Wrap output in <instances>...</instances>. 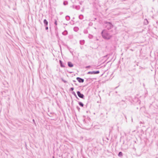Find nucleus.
Returning <instances> with one entry per match:
<instances>
[{
	"mask_svg": "<svg viewBox=\"0 0 158 158\" xmlns=\"http://www.w3.org/2000/svg\"><path fill=\"white\" fill-rule=\"evenodd\" d=\"M101 34L102 37L105 39L109 40L112 37V36L105 29L102 31Z\"/></svg>",
	"mask_w": 158,
	"mask_h": 158,
	"instance_id": "f257e3e1",
	"label": "nucleus"
},
{
	"mask_svg": "<svg viewBox=\"0 0 158 158\" xmlns=\"http://www.w3.org/2000/svg\"><path fill=\"white\" fill-rule=\"evenodd\" d=\"M104 23L106 27L108 30L111 29L113 27V25L110 22H105Z\"/></svg>",
	"mask_w": 158,
	"mask_h": 158,
	"instance_id": "f03ea898",
	"label": "nucleus"
},
{
	"mask_svg": "<svg viewBox=\"0 0 158 158\" xmlns=\"http://www.w3.org/2000/svg\"><path fill=\"white\" fill-rule=\"evenodd\" d=\"M100 73V72L99 71H89L87 73V74H98Z\"/></svg>",
	"mask_w": 158,
	"mask_h": 158,
	"instance_id": "7ed1b4c3",
	"label": "nucleus"
},
{
	"mask_svg": "<svg viewBox=\"0 0 158 158\" xmlns=\"http://www.w3.org/2000/svg\"><path fill=\"white\" fill-rule=\"evenodd\" d=\"M77 95L79 98H81L83 99H84V95L83 94H81V93L79 91H77Z\"/></svg>",
	"mask_w": 158,
	"mask_h": 158,
	"instance_id": "20e7f679",
	"label": "nucleus"
},
{
	"mask_svg": "<svg viewBox=\"0 0 158 158\" xmlns=\"http://www.w3.org/2000/svg\"><path fill=\"white\" fill-rule=\"evenodd\" d=\"M76 79L79 83H83L84 82V79L80 77H77Z\"/></svg>",
	"mask_w": 158,
	"mask_h": 158,
	"instance_id": "39448f33",
	"label": "nucleus"
},
{
	"mask_svg": "<svg viewBox=\"0 0 158 158\" xmlns=\"http://www.w3.org/2000/svg\"><path fill=\"white\" fill-rule=\"evenodd\" d=\"M73 7L77 10H79L80 9V7L79 6H73Z\"/></svg>",
	"mask_w": 158,
	"mask_h": 158,
	"instance_id": "423d86ee",
	"label": "nucleus"
},
{
	"mask_svg": "<svg viewBox=\"0 0 158 158\" xmlns=\"http://www.w3.org/2000/svg\"><path fill=\"white\" fill-rule=\"evenodd\" d=\"M68 64L69 67H72L73 66V65L71 62H68Z\"/></svg>",
	"mask_w": 158,
	"mask_h": 158,
	"instance_id": "0eeeda50",
	"label": "nucleus"
},
{
	"mask_svg": "<svg viewBox=\"0 0 158 158\" xmlns=\"http://www.w3.org/2000/svg\"><path fill=\"white\" fill-rule=\"evenodd\" d=\"M59 63L60 64V66L61 67L64 68L65 67V66L63 64L61 60H59Z\"/></svg>",
	"mask_w": 158,
	"mask_h": 158,
	"instance_id": "6e6552de",
	"label": "nucleus"
},
{
	"mask_svg": "<svg viewBox=\"0 0 158 158\" xmlns=\"http://www.w3.org/2000/svg\"><path fill=\"white\" fill-rule=\"evenodd\" d=\"M44 23L45 26H47L48 25V23L46 19L44 20Z\"/></svg>",
	"mask_w": 158,
	"mask_h": 158,
	"instance_id": "1a4fd4ad",
	"label": "nucleus"
},
{
	"mask_svg": "<svg viewBox=\"0 0 158 158\" xmlns=\"http://www.w3.org/2000/svg\"><path fill=\"white\" fill-rule=\"evenodd\" d=\"M62 34L63 35H66L68 34V31L66 30H65Z\"/></svg>",
	"mask_w": 158,
	"mask_h": 158,
	"instance_id": "9d476101",
	"label": "nucleus"
},
{
	"mask_svg": "<svg viewBox=\"0 0 158 158\" xmlns=\"http://www.w3.org/2000/svg\"><path fill=\"white\" fill-rule=\"evenodd\" d=\"M79 28L77 27H75L73 28V30L75 31H77L79 30Z\"/></svg>",
	"mask_w": 158,
	"mask_h": 158,
	"instance_id": "9b49d317",
	"label": "nucleus"
},
{
	"mask_svg": "<svg viewBox=\"0 0 158 158\" xmlns=\"http://www.w3.org/2000/svg\"><path fill=\"white\" fill-rule=\"evenodd\" d=\"M123 154L122 152H120L118 153V156L121 157H122L123 156Z\"/></svg>",
	"mask_w": 158,
	"mask_h": 158,
	"instance_id": "f8f14e48",
	"label": "nucleus"
},
{
	"mask_svg": "<svg viewBox=\"0 0 158 158\" xmlns=\"http://www.w3.org/2000/svg\"><path fill=\"white\" fill-rule=\"evenodd\" d=\"M80 44L81 45H83L84 44L85 41L84 40H81L80 41Z\"/></svg>",
	"mask_w": 158,
	"mask_h": 158,
	"instance_id": "ddd939ff",
	"label": "nucleus"
},
{
	"mask_svg": "<svg viewBox=\"0 0 158 158\" xmlns=\"http://www.w3.org/2000/svg\"><path fill=\"white\" fill-rule=\"evenodd\" d=\"M78 104H79V105L81 107H82L83 106H84V104H83L81 102H78Z\"/></svg>",
	"mask_w": 158,
	"mask_h": 158,
	"instance_id": "4468645a",
	"label": "nucleus"
},
{
	"mask_svg": "<svg viewBox=\"0 0 158 158\" xmlns=\"http://www.w3.org/2000/svg\"><path fill=\"white\" fill-rule=\"evenodd\" d=\"M79 18L80 19H83V15H80L79 16Z\"/></svg>",
	"mask_w": 158,
	"mask_h": 158,
	"instance_id": "2eb2a0df",
	"label": "nucleus"
},
{
	"mask_svg": "<svg viewBox=\"0 0 158 158\" xmlns=\"http://www.w3.org/2000/svg\"><path fill=\"white\" fill-rule=\"evenodd\" d=\"M65 19H66V20H70V17L69 16H66V17H65Z\"/></svg>",
	"mask_w": 158,
	"mask_h": 158,
	"instance_id": "dca6fc26",
	"label": "nucleus"
},
{
	"mask_svg": "<svg viewBox=\"0 0 158 158\" xmlns=\"http://www.w3.org/2000/svg\"><path fill=\"white\" fill-rule=\"evenodd\" d=\"M72 93L77 99H79V98L77 97V96L74 92L73 91Z\"/></svg>",
	"mask_w": 158,
	"mask_h": 158,
	"instance_id": "f3484780",
	"label": "nucleus"
},
{
	"mask_svg": "<svg viewBox=\"0 0 158 158\" xmlns=\"http://www.w3.org/2000/svg\"><path fill=\"white\" fill-rule=\"evenodd\" d=\"M68 4V2L67 1H64V2L63 4L64 5H67Z\"/></svg>",
	"mask_w": 158,
	"mask_h": 158,
	"instance_id": "a211bd4d",
	"label": "nucleus"
},
{
	"mask_svg": "<svg viewBox=\"0 0 158 158\" xmlns=\"http://www.w3.org/2000/svg\"><path fill=\"white\" fill-rule=\"evenodd\" d=\"M88 37L90 39H92L93 38V36L89 34V35Z\"/></svg>",
	"mask_w": 158,
	"mask_h": 158,
	"instance_id": "6ab92c4d",
	"label": "nucleus"
},
{
	"mask_svg": "<svg viewBox=\"0 0 158 158\" xmlns=\"http://www.w3.org/2000/svg\"><path fill=\"white\" fill-rule=\"evenodd\" d=\"M83 32L85 34L88 33V31L86 29L84 30Z\"/></svg>",
	"mask_w": 158,
	"mask_h": 158,
	"instance_id": "aec40b11",
	"label": "nucleus"
},
{
	"mask_svg": "<svg viewBox=\"0 0 158 158\" xmlns=\"http://www.w3.org/2000/svg\"><path fill=\"white\" fill-rule=\"evenodd\" d=\"M61 80L62 81L64 82V83H66L67 82V81L65 80H64L63 78H61Z\"/></svg>",
	"mask_w": 158,
	"mask_h": 158,
	"instance_id": "412c9836",
	"label": "nucleus"
},
{
	"mask_svg": "<svg viewBox=\"0 0 158 158\" xmlns=\"http://www.w3.org/2000/svg\"><path fill=\"white\" fill-rule=\"evenodd\" d=\"M74 89V88L73 87H71L70 89V91H73Z\"/></svg>",
	"mask_w": 158,
	"mask_h": 158,
	"instance_id": "4be33fe9",
	"label": "nucleus"
},
{
	"mask_svg": "<svg viewBox=\"0 0 158 158\" xmlns=\"http://www.w3.org/2000/svg\"><path fill=\"white\" fill-rule=\"evenodd\" d=\"M54 24L56 25H57V21L56 20H55Z\"/></svg>",
	"mask_w": 158,
	"mask_h": 158,
	"instance_id": "5701e85b",
	"label": "nucleus"
},
{
	"mask_svg": "<svg viewBox=\"0 0 158 158\" xmlns=\"http://www.w3.org/2000/svg\"><path fill=\"white\" fill-rule=\"evenodd\" d=\"M91 67V66L90 65H89L88 66H87L85 67L86 68H89Z\"/></svg>",
	"mask_w": 158,
	"mask_h": 158,
	"instance_id": "b1692460",
	"label": "nucleus"
},
{
	"mask_svg": "<svg viewBox=\"0 0 158 158\" xmlns=\"http://www.w3.org/2000/svg\"><path fill=\"white\" fill-rule=\"evenodd\" d=\"M77 110H78L79 111V110L80 109V107L79 106H77Z\"/></svg>",
	"mask_w": 158,
	"mask_h": 158,
	"instance_id": "393cba45",
	"label": "nucleus"
},
{
	"mask_svg": "<svg viewBox=\"0 0 158 158\" xmlns=\"http://www.w3.org/2000/svg\"><path fill=\"white\" fill-rule=\"evenodd\" d=\"M45 27V30H48V27L47 26H46Z\"/></svg>",
	"mask_w": 158,
	"mask_h": 158,
	"instance_id": "a878e982",
	"label": "nucleus"
},
{
	"mask_svg": "<svg viewBox=\"0 0 158 158\" xmlns=\"http://www.w3.org/2000/svg\"><path fill=\"white\" fill-rule=\"evenodd\" d=\"M32 121H33V122L35 124V120H34V119H33Z\"/></svg>",
	"mask_w": 158,
	"mask_h": 158,
	"instance_id": "bb28decb",
	"label": "nucleus"
},
{
	"mask_svg": "<svg viewBox=\"0 0 158 158\" xmlns=\"http://www.w3.org/2000/svg\"><path fill=\"white\" fill-rule=\"evenodd\" d=\"M83 2H82L81 1V2H79V3L81 4V5L82 4V3Z\"/></svg>",
	"mask_w": 158,
	"mask_h": 158,
	"instance_id": "cd10ccee",
	"label": "nucleus"
},
{
	"mask_svg": "<svg viewBox=\"0 0 158 158\" xmlns=\"http://www.w3.org/2000/svg\"><path fill=\"white\" fill-rule=\"evenodd\" d=\"M146 20L147 22V24H148V21L147 20V19H146Z\"/></svg>",
	"mask_w": 158,
	"mask_h": 158,
	"instance_id": "c85d7f7f",
	"label": "nucleus"
},
{
	"mask_svg": "<svg viewBox=\"0 0 158 158\" xmlns=\"http://www.w3.org/2000/svg\"><path fill=\"white\" fill-rule=\"evenodd\" d=\"M73 82H76V81H75V80H73Z\"/></svg>",
	"mask_w": 158,
	"mask_h": 158,
	"instance_id": "c756f323",
	"label": "nucleus"
},
{
	"mask_svg": "<svg viewBox=\"0 0 158 158\" xmlns=\"http://www.w3.org/2000/svg\"><path fill=\"white\" fill-rule=\"evenodd\" d=\"M131 51H133V50L132 49H131Z\"/></svg>",
	"mask_w": 158,
	"mask_h": 158,
	"instance_id": "7c9ffc66",
	"label": "nucleus"
},
{
	"mask_svg": "<svg viewBox=\"0 0 158 158\" xmlns=\"http://www.w3.org/2000/svg\"><path fill=\"white\" fill-rule=\"evenodd\" d=\"M53 158H54V156H53Z\"/></svg>",
	"mask_w": 158,
	"mask_h": 158,
	"instance_id": "2f4dec72",
	"label": "nucleus"
}]
</instances>
